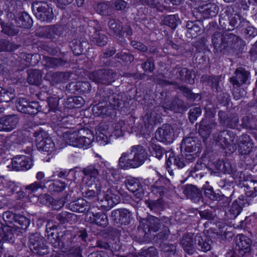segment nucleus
<instances>
[{
	"instance_id": "nucleus-1",
	"label": "nucleus",
	"mask_w": 257,
	"mask_h": 257,
	"mask_svg": "<svg viewBox=\"0 0 257 257\" xmlns=\"http://www.w3.org/2000/svg\"><path fill=\"white\" fill-rule=\"evenodd\" d=\"M57 229V226L51 225V222H48L46 225V232L48 240L53 246L58 249L70 252V249L73 247L79 246L73 245L75 234L70 230H66L62 232L61 235L54 231Z\"/></svg>"
},
{
	"instance_id": "nucleus-2",
	"label": "nucleus",
	"mask_w": 257,
	"mask_h": 257,
	"mask_svg": "<svg viewBox=\"0 0 257 257\" xmlns=\"http://www.w3.org/2000/svg\"><path fill=\"white\" fill-rule=\"evenodd\" d=\"M130 155L131 157L127 159L128 154L123 153L118 160L119 167L123 170L137 168L142 165L147 160L148 153L146 150L141 145L132 147Z\"/></svg>"
},
{
	"instance_id": "nucleus-3",
	"label": "nucleus",
	"mask_w": 257,
	"mask_h": 257,
	"mask_svg": "<svg viewBox=\"0 0 257 257\" xmlns=\"http://www.w3.org/2000/svg\"><path fill=\"white\" fill-rule=\"evenodd\" d=\"M219 25L222 29L226 31L233 30L235 27L243 26L248 22L242 19L237 13H234L229 7L222 10L219 19Z\"/></svg>"
},
{
	"instance_id": "nucleus-4",
	"label": "nucleus",
	"mask_w": 257,
	"mask_h": 257,
	"mask_svg": "<svg viewBox=\"0 0 257 257\" xmlns=\"http://www.w3.org/2000/svg\"><path fill=\"white\" fill-rule=\"evenodd\" d=\"M214 140L216 144L223 149H227L233 152L237 149V137L230 131L224 130L214 134Z\"/></svg>"
},
{
	"instance_id": "nucleus-5",
	"label": "nucleus",
	"mask_w": 257,
	"mask_h": 257,
	"mask_svg": "<svg viewBox=\"0 0 257 257\" xmlns=\"http://www.w3.org/2000/svg\"><path fill=\"white\" fill-rule=\"evenodd\" d=\"M234 75L229 78L230 82L232 85V93L234 98L239 99L243 96L240 92V86L247 83L250 76V72L243 67L237 68L234 72Z\"/></svg>"
},
{
	"instance_id": "nucleus-6",
	"label": "nucleus",
	"mask_w": 257,
	"mask_h": 257,
	"mask_svg": "<svg viewBox=\"0 0 257 257\" xmlns=\"http://www.w3.org/2000/svg\"><path fill=\"white\" fill-rule=\"evenodd\" d=\"M32 9L35 17L42 22H50L54 18L52 8L45 2H34Z\"/></svg>"
},
{
	"instance_id": "nucleus-7",
	"label": "nucleus",
	"mask_w": 257,
	"mask_h": 257,
	"mask_svg": "<svg viewBox=\"0 0 257 257\" xmlns=\"http://www.w3.org/2000/svg\"><path fill=\"white\" fill-rule=\"evenodd\" d=\"M36 145L39 150L49 152L53 150L54 143L45 131L40 129L34 132Z\"/></svg>"
},
{
	"instance_id": "nucleus-8",
	"label": "nucleus",
	"mask_w": 257,
	"mask_h": 257,
	"mask_svg": "<svg viewBox=\"0 0 257 257\" xmlns=\"http://www.w3.org/2000/svg\"><path fill=\"white\" fill-rule=\"evenodd\" d=\"M29 246L34 253L43 255L48 253V249L44 244L43 237L38 233L31 234L29 237Z\"/></svg>"
},
{
	"instance_id": "nucleus-9",
	"label": "nucleus",
	"mask_w": 257,
	"mask_h": 257,
	"mask_svg": "<svg viewBox=\"0 0 257 257\" xmlns=\"http://www.w3.org/2000/svg\"><path fill=\"white\" fill-rule=\"evenodd\" d=\"M218 11V7L215 4L208 3L195 8L192 13L196 19L201 20L202 18L208 19L216 16Z\"/></svg>"
},
{
	"instance_id": "nucleus-10",
	"label": "nucleus",
	"mask_w": 257,
	"mask_h": 257,
	"mask_svg": "<svg viewBox=\"0 0 257 257\" xmlns=\"http://www.w3.org/2000/svg\"><path fill=\"white\" fill-rule=\"evenodd\" d=\"M115 73L111 69H100L90 74L89 78L96 83L110 84L114 81Z\"/></svg>"
},
{
	"instance_id": "nucleus-11",
	"label": "nucleus",
	"mask_w": 257,
	"mask_h": 257,
	"mask_svg": "<svg viewBox=\"0 0 257 257\" xmlns=\"http://www.w3.org/2000/svg\"><path fill=\"white\" fill-rule=\"evenodd\" d=\"M16 107L19 111L29 114H36L41 109L38 102H28L23 98H19L17 100Z\"/></svg>"
},
{
	"instance_id": "nucleus-12",
	"label": "nucleus",
	"mask_w": 257,
	"mask_h": 257,
	"mask_svg": "<svg viewBox=\"0 0 257 257\" xmlns=\"http://www.w3.org/2000/svg\"><path fill=\"white\" fill-rule=\"evenodd\" d=\"M119 194L116 183H113L104 194L103 199L102 200L104 202L103 205L111 208L114 205L118 204L120 200Z\"/></svg>"
},
{
	"instance_id": "nucleus-13",
	"label": "nucleus",
	"mask_w": 257,
	"mask_h": 257,
	"mask_svg": "<svg viewBox=\"0 0 257 257\" xmlns=\"http://www.w3.org/2000/svg\"><path fill=\"white\" fill-rule=\"evenodd\" d=\"M124 184L127 189L134 194L137 199H139L137 202L143 199L144 195V190L138 179L128 177L125 180Z\"/></svg>"
},
{
	"instance_id": "nucleus-14",
	"label": "nucleus",
	"mask_w": 257,
	"mask_h": 257,
	"mask_svg": "<svg viewBox=\"0 0 257 257\" xmlns=\"http://www.w3.org/2000/svg\"><path fill=\"white\" fill-rule=\"evenodd\" d=\"M225 52L230 51H239L244 44L243 41L238 36L233 34H225Z\"/></svg>"
},
{
	"instance_id": "nucleus-15",
	"label": "nucleus",
	"mask_w": 257,
	"mask_h": 257,
	"mask_svg": "<svg viewBox=\"0 0 257 257\" xmlns=\"http://www.w3.org/2000/svg\"><path fill=\"white\" fill-rule=\"evenodd\" d=\"M100 95L108 105L113 109H117L121 105V96L117 93H114L108 88H105L101 93Z\"/></svg>"
},
{
	"instance_id": "nucleus-16",
	"label": "nucleus",
	"mask_w": 257,
	"mask_h": 257,
	"mask_svg": "<svg viewBox=\"0 0 257 257\" xmlns=\"http://www.w3.org/2000/svg\"><path fill=\"white\" fill-rule=\"evenodd\" d=\"M201 145L198 140L196 138L186 137L181 143L180 149L181 152L185 153L201 152Z\"/></svg>"
},
{
	"instance_id": "nucleus-17",
	"label": "nucleus",
	"mask_w": 257,
	"mask_h": 257,
	"mask_svg": "<svg viewBox=\"0 0 257 257\" xmlns=\"http://www.w3.org/2000/svg\"><path fill=\"white\" fill-rule=\"evenodd\" d=\"M155 137L160 142L167 144L172 143L174 137L173 130L171 125L168 124H163L156 131Z\"/></svg>"
},
{
	"instance_id": "nucleus-18",
	"label": "nucleus",
	"mask_w": 257,
	"mask_h": 257,
	"mask_svg": "<svg viewBox=\"0 0 257 257\" xmlns=\"http://www.w3.org/2000/svg\"><path fill=\"white\" fill-rule=\"evenodd\" d=\"M238 140V151L240 155H248L253 152L254 145L248 135L243 134Z\"/></svg>"
},
{
	"instance_id": "nucleus-19",
	"label": "nucleus",
	"mask_w": 257,
	"mask_h": 257,
	"mask_svg": "<svg viewBox=\"0 0 257 257\" xmlns=\"http://www.w3.org/2000/svg\"><path fill=\"white\" fill-rule=\"evenodd\" d=\"M31 158V154H29V156H17L12 159V164L17 171L28 170L33 165Z\"/></svg>"
},
{
	"instance_id": "nucleus-20",
	"label": "nucleus",
	"mask_w": 257,
	"mask_h": 257,
	"mask_svg": "<svg viewBox=\"0 0 257 257\" xmlns=\"http://www.w3.org/2000/svg\"><path fill=\"white\" fill-rule=\"evenodd\" d=\"M217 123L215 120L203 118L200 122L198 132L204 139H207L210 135L213 129L215 128Z\"/></svg>"
},
{
	"instance_id": "nucleus-21",
	"label": "nucleus",
	"mask_w": 257,
	"mask_h": 257,
	"mask_svg": "<svg viewBox=\"0 0 257 257\" xmlns=\"http://www.w3.org/2000/svg\"><path fill=\"white\" fill-rule=\"evenodd\" d=\"M19 122V118L16 115H9L0 119V131L11 132L16 128Z\"/></svg>"
},
{
	"instance_id": "nucleus-22",
	"label": "nucleus",
	"mask_w": 257,
	"mask_h": 257,
	"mask_svg": "<svg viewBox=\"0 0 257 257\" xmlns=\"http://www.w3.org/2000/svg\"><path fill=\"white\" fill-rule=\"evenodd\" d=\"M111 217L116 223L120 224H128L131 221V213L125 208L113 210L111 212Z\"/></svg>"
},
{
	"instance_id": "nucleus-23",
	"label": "nucleus",
	"mask_w": 257,
	"mask_h": 257,
	"mask_svg": "<svg viewBox=\"0 0 257 257\" xmlns=\"http://www.w3.org/2000/svg\"><path fill=\"white\" fill-rule=\"evenodd\" d=\"M236 248L240 251V254L243 256L249 252L252 243L251 240L243 234H238L236 237Z\"/></svg>"
},
{
	"instance_id": "nucleus-24",
	"label": "nucleus",
	"mask_w": 257,
	"mask_h": 257,
	"mask_svg": "<svg viewBox=\"0 0 257 257\" xmlns=\"http://www.w3.org/2000/svg\"><path fill=\"white\" fill-rule=\"evenodd\" d=\"M183 192L188 198L195 203H198L200 201H202V195L201 191L194 185L186 186Z\"/></svg>"
},
{
	"instance_id": "nucleus-25",
	"label": "nucleus",
	"mask_w": 257,
	"mask_h": 257,
	"mask_svg": "<svg viewBox=\"0 0 257 257\" xmlns=\"http://www.w3.org/2000/svg\"><path fill=\"white\" fill-rule=\"evenodd\" d=\"M225 34L216 31L212 36V43L217 52L225 53Z\"/></svg>"
},
{
	"instance_id": "nucleus-26",
	"label": "nucleus",
	"mask_w": 257,
	"mask_h": 257,
	"mask_svg": "<svg viewBox=\"0 0 257 257\" xmlns=\"http://www.w3.org/2000/svg\"><path fill=\"white\" fill-rule=\"evenodd\" d=\"M141 222L143 224L147 226V228L150 232H157L162 226L160 220L158 217L153 215H150L147 218L143 219Z\"/></svg>"
},
{
	"instance_id": "nucleus-27",
	"label": "nucleus",
	"mask_w": 257,
	"mask_h": 257,
	"mask_svg": "<svg viewBox=\"0 0 257 257\" xmlns=\"http://www.w3.org/2000/svg\"><path fill=\"white\" fill-rule=\"evenodd\" d=\"M201 20L195 21H188L186 24V35L188 38H196L200 34L202 24Z\"/></svg>"
},
{
	"instance_id": "nucleus-28",
	"label": "nucleus",
	"mask_w": 257,
	"mask_h": 257,
	"mask_svg": "<svg viewBox=\"0 0 257 257\" xmlns=\"http://www.w3.org/2000/svg\"><path fill=\"white\" fill-rule=\"evenodd\" d=\"M67 206L70 210L78 213H84L89 208L87 202L82 198L69 203Z\"/></svg>"
},
{
	"instance_id": "nucleus-29",
	"label": "nucleus",
	"mask_w": 257,
	"mask_h": 257,
	"mask_svg": "<svg viewBox=\"0 0 257 257\" xmlns=\"http://www.w3.org/2000/svg\"><path fill=\"white\" fill-rule=\"evenodd\" d=\"M194 240L195 245L199 249L204 252L210 250L212 241L209 237L204 236L203 238L200 234H197L194 237Z\"/></svg>"
},
{
	"instance_id": "nucleus-30",
	"label": "nucleus",
	"mask_w": 257,
	"mask_h": 257,
	"mask_svg": "<svg viewBox=\"0 0 257 257\" xmlns=\"http://www.w3.org/2000/svg\"><path fill=\"white\" fill-rule=\"evenodd\" d=\"M15 21L18 27L27 29L31 28L33 24L30 15L25 12L18 14L15 18Z\"/></svg>"
},
{
	"instance_id": "nucleus-31",
	"label": "nucleus",
	"mask_w": 257,
	"mask_h": 257,
	"mask_svg": "<svg viewBox=\"0 0 257 257\" xmlns=\"http://www.w3.org/2000/svg\"><path fill=\"white\" fill-rule=\"evenodd\" d=\"M221 78V75L215 76L204 75L201 76L200 81L203 83L211 86L213 89H215L217 91H218L221 90V87L219 86Z\"/></svg>"
},
{
	"instance_id": "nucleus-32",
	"label": "nucleus",
	"mask_w": 257,
	"mask_h": 257,
	"mask_svg": "<svg viewBox=\"0 0 257 257\" xmlns=\"http://www.w3.org/2000/svg\"><path fill=\"white\" fill-rule=\"evenodd\" d=\"M88 189L86 191V197L89 198H94L99 195L101 192V185L99 180L96 182H86Z\"/></svg>"
},
{
	"instance_id": "nucleus-33",
	"label": "nucleus",
	"mask_w": 257,
	"mask_h": 257,
	"mask_svg": "<svg viewBox=\"0 0 257 257\" xmlns=\"http://www.w3.org/2000/svg\"><path fill=\"white\" fill-rule=\"evenodd\" d=\"M243 203V200L240 198H238V199L234 201L230 206L227 213L228 218L230 219L235 218L241 212Z\"/></svg>"
},
{
	"instance_id": "nucleus-34",
	"label": "nucleus",
	"mask_w": 257,
	"mask_h": 257,
	"mask_svg": "<svg viewBox=\"0 0 257 257\" xmlns=\"http://www.w3.org/2000/svg\"><path fill=\"white\" fill-rule=\"evenodd\" d=\"M81 132L82 135H80L78 147H87L93 142L94 135L89 130H81Z\"/></svg>"
},
{
	"instance_id": "nucleus-35",
	"label": "nucleus",
	"mask_w": 257,
	"mask_h": 257,
	"mask_svg": "<svg viewBox=\"0 0 257 257\" xmlns=\"http://www.w3.org/2000/svg\"><path fill=\"white\" fill-rule=\"evenodd\" d=\"M82 172L87 178V180H88L86 182H90V181L95 182L97 180H99L97 178L99 175V171L94 165H90L83 168Z\"/></svg>"
},
{
	"instance_id": "nucleus-36",
	"label": "nucleus",
	"mask_w": 257,
	"mask_h": 257,
	"mask_svg": "<svg viewBox=\"0 0 257 257\" xmlns=\"http://www.w3.org/2000/svg\"><path fill=\"white\" fill-rule=\"evenodd\" d=\"M44 65L49 68H54L57 67L64 66L67 61L61 58H54L45 56L43 61Z\"/></svg>"
},
{
	"instance_id": "nucleus-37",
	"label": "nucleus",
	"mask_w": 257,
	"mask_h": 257,
	"mask_svg": "<svg viewBox=\"0 0 257 257\" xmlns=\"http://www.w3.org/2000/svg\"><path fill=\"white\" fill-rule=\"evenodd\" d=\"M17 233V229L14 226L6 225L3 227V230L0 233L3 241H13L15 235Z\"/></svg>"
},
{
	"instance_id": "nucleus-38",
	"label": "nucleus",
	"mask_w": 257,
	"mask_h": 257,
	"mask_svg": "<svg viewBox=\"0 0 257 257\" xmlns=\"http://www.w3.org/2000/svg\"><path fill=\"white\" fill-rule=\"evenodd\" d=\"M28 82L30 84L38 85L42 81V72L37 69H31L28 71Z\"/></svg>"
},
{
	"instance_id": "nucleus-39",
	"label": "nucleus",
	"mask_w": 257,
	"mask_h": 257,
	"mask_svg": "<svg viewBox=\"0 0 257 257\" xmlns=\"http://www.w3.org/2000/svg\"><path fill=\"white\" fill-rule=\"evenodd\" d=\"M168 182L166 179H163L156 182V184L151 187L152 192L157 197H161L168 192V189L163 186L162 183Z\"/></svg>"
},
{
	"instance_id": "nucleus-40",
	"label": "nucleus",
	"mask_w": 257,
	"mask_h": 257,
	"mask_svg": "<svg viewBox=\"0 0 257 257\" xmlns=\"http://www.w3.org/2000/svg\"><path fill=\"white\" fill-rule=\"evenodd\" d=\"M181 243L184 249L188 253L194 248L195 240L193 238V234L192 233H187L184 235L181 240Z\"/></svg>"
},
{
	"instance_id": "nucleus-41",
	"label": "nucleus",
	"mask_w": 257,
	"mask_h": 257,
	"mask_svg": "<svg viewBox=\"0 0 257 257\" xmlns=\"http://www.w3.org/2000/svg\"><path fill=\"white\" fill-rule=\"evenodd\" d=\"M80 135H82L81 130L78 132H74L72 133L66 132L64 135V138L67 144L78 147Z\"/></svg>"
},
{
	"instance_id": "nucleus-42",
	"label": "nucleus",
	"mask_w": 257,
	"mask_h": 257,
	"mask_svg": "<svg viewBox=\"0 0 257 257\" xmlns=\"http://www.w3.org/2000/svg\"><path fill=\"white\" fill-rule=\"evenodd\" d=\"M91 41L95 45L102 47L105 45L108 41L107 36L101 30L96 31L92 35Z\"/></svg>"
},
{
	"instance_id": "nucleus-43",
	"label": "nucleus",
	"mask_w": 257,
	"mask_h": 257,
	"mask_svg": "<svg viewBox=\"0 0 257 257\" xmlns=\"http://www.w3.org/2000/svg\"><path fill=\"white\" fill-rule=\"evenodd\" d=\"M216 167L218 170L221 172L232 174L234 176L236 175L235 166L227 161L224 162L219 161L217 163Z\"/></svg>"
},
{
	"instance_id": "nucleus-44",
	"label": "nucleus",
	"mask_w": 257,
	"mask_h": 257,
	"mask_svg": "<svg viewBox=\"0 0 257 257\" xmlns=\"http://www.w3.org/2000/svg\"><path fill=\"white\" fill-rule=\"evenodd\" d=\"M183 108V101L181 99L179 98H175L170 103L166 102L164 104V105L159 109H163L165 111L166 109H169L173 110L175 112L179 111L180 109Z\"/></svg>"
},
{
	"instance_id": "nucleus-45",
	"label": "nucleus",
	"mask_w": 257,
	"mask_h": 257,
	"mask_svg": "<svg viewBox=\"0 0 257 257\" xmlns=\"http://www.w3.org/2000/svg\"><path fill=\"white\" fill-rule=\"evenodd\" d=\"M245 194L248 197H254L257 196V181L249 180L243 183Z\"/></svg>"
},
{
	"instance_id": "nucleus-46",
	"label": "nucleus",
	"mask_w": 257,
	"mask_h": 257,
	"mask_svg": "<svg viewBox=\"0 0 257 257\" xmlns=\"http://www.w3.org/2000/svg\"><path fill=\"white\" fill-rule=\"evenodd\" d=\"M66 73L62 72H49L45 76L46 79L53 83H57L65 80Z\"/></svg>"
},
{
	"instance_id": "nucleus-47",
	"label": "nucleus",
	"mask_w": 257,
	"mask_h": 257,
	"mask_svg": "<svg viewBox=\"0 0 257 257\" xmlns=\"http://www.w3.org/2000/svg\"><path fill=\"white\" fill-rule=\"evenodd\" d=\"M92 220L96 224L102 227H105L108 224L107 215L102 212L93 213Z\"/></svg>"
},
{
	"instance_id": "nucleus-48",
	"label": "nucleus",
	"mask_w": 257,
	"mask_h": 257,
	"mask_svg": "<svg viewBox=\"0 0 257 257\" xmlns=\"http://www.w3.org/2000/svg\"><path fill=\"white\" fill-rule=\"evenodd\" d=\"M101 175L109 184L112 185L115 183L113 179L117 175L116 170L113 168H107L102 171Z\"/></svg>"
},
{
	"instance_id": "nucleus-49",
	"label": "nucleus",
	"mask_w": 257,
	"mask_h": 257,
	"mask_svg": "<svg viewBox=\"0 0 257 257\" xmlns=\"http://www.w3.org/2000/svg\"><path fill=\"white\" fill-rule=\"evenodd\" d=\"M15 96L14 90L12 88L6 89L0 87V101L8 102L10 101Z\"/></svg>"
},
{
	"instance_id": "nucleus-50",
	"label": "nucleus",
	"mask_w": 257,
	"mask_h": 257,
	"mask_svg": "<svg viewBox=\"0 0 257 257\" xmlns=\"http://www.w3.org/2000/svg\"><path fill=\"white\" fill-rule=\"evenodd\" d=\"M204 109L205 111L204 118L215 120V108L211 100H206Z\"/></svg>"
},
{
	"instance_id": "nucleus-51",
	"label": "nucleus",
	"mask_w": 257,
	"mask_h": 257,
	"mask_svg": "<svg viewBox=\"0 0 257 257\" xmlns=\"http://www.w3.org/2000/svg\"><path fill=\"white\" fill-rule=\"evenodd\" d=\"M60 27L58 26H51L45 28V37L47 38L53 39L59 35V29Z\"/></svg>"
},
{
	"instance_id": "nucleus-52",
	"label": "nucleus",
	"mask_w": 257,
	"mask_h": 257,
	"mask_svg": "<svg viewBox=\"0 0 257 257\" xmlns=\"http://www.w3.org/2000/svg\"><path fill=\"white\" fill-rule=\"evenodd\" d=\"M179 22L178 17L175 15L167 16L162 21L163 24L168 26L172 29L176 28Z\"/></svg>"
},
{
	"instance_id": "nucleus-53",
	"label": "nucleus",
	"mask_w": 257,
	"mask_h": 257,
	"mask_svg": "<svg viewBox=\"0 0 257 257\" xmlns=\"http://www.w3.org/2000/svg\"><path fill=\"white\" fill-rule=\"evenodd\" d=\"M94 9L96 12L102 16L108 15L110 7L109 5L105 3H99L94 5Z\"/></svg>"
},
{
	"instance_id": "nucleus-54",
	"label": "nucleus",
	"mask_w": 257,
	"mask_h": 257,
	"mask_svg": "<svg viewBox=\"0 0 257 257\" xmlns=\"http://www.w3.org/2000/svg\"><path fill=\"white\" fill-rule=\"evenodd\" d=\"M148 207L151 211L156 213H160L163 209V201L161 199L156 201H150L146 202Z\"/></svg>"
},
{
	"instance_id": "nucleus-55",
	"label": "nucleus",
	"mask_w": 257,
	"mask_h": 257,
	"mask_svg": "<svg viewBox=\"0 0 257 257\" xmlns=\"http://www.w3.org/2000/svg\"><path fill=\"white\" fill-rule=\"evenodd\" d=\"M18 46L5 39H0V51H12L17 49Z\"/></svg>"
},
{
	"instance_id": "nucleus-56",
	"label": "nucleus",
	"mask_w": 257,
	"mask_h": 257,
	"mask_svg": "<svg viewBox=\"0 0 257 257\" xmlns=\"http://www.w3.org/2000/svg\"><path fill=\"white\" fill-rule=\"evenodd\" d=\"M161 118L160 115L155 116V112H152L149 114H146L144 118V122L146 124L148 125L156 124L158 122H160L159 119Z\"/></svg>"
},
{
	"instance_id": "nucleus-57",
	"label": "nucleus",
	"mask_w": 257,
	"mask_h": 257,
	"mask_svg": "<svg viewBox=\"0 0 257 257\" xmlns=\"http://www.w3.org/2000/svg\"><path fill=\"white\" fill-rule=\"evenodd\" d=\"M15 222L17 223L20 226L19 227L22 230H25L30 223V219L25 216L17 214L16 218H15Z\"/></svg>"
},
{
	"instance_id": "nucleus-58",
	"label": "nucleus",
	"mask_w": 257,
	"mask_h": 257,
	"mask_svg": "<svg viewBox=\"0 0 257 257\" xmlns=\"http://www.w3.org/2000/svg\"><path fill=\"white\" fill-rule=\"evenodd\" d=\"M143 5H146L152 8H156L158 11L162 12L165 9L164 6L161 5L159 0H140Z\"/></svg>"
},
{
	"instance_id": "nucleus-59",
	"label": "nucleus",
	"mask_w": 257,
	"mask_h": 257,
	"mask_svg": "<svg viewBox=\"0 0 257 257\" xmlns=\"http://www.w3.org/2000/svg\"><path fill=\"white\" fill-rule=\"evenodd\" d=\"M108 26L111 33L115 35H119L122 30V27L119 23L114 19H110L108 23Z\"/></svg>"
},
{
	"instance_id": "nucleus-60",
	"label": "nucleus",
	"mask_w": 257,
	"mask_h": 257,
	"mask_svg": "<svg viewBox=\"0 0 257 257\" xmlns=\"http://www.w3.org/2000/svg\"><path fill=\"white\" fill-rule=\"evenodd\" d=\"M199 214L202 218L207 220H213L216 215L214 210L212 208L200 210Z\"/></svg>"
},
{
	"instance_id": "nucleus-61",
	"label": "nucleus",
	"mask_w": 257,
	"mask_h": 257,
	"mask_svg": "<svg viewBox=\"0 0 257 257\" xmlns=\"http://www.w3.org/2000/svg\"><path fill=\"white\" fill-rule=\"evenodd\" d=\"M203 188L204 189L205 195L210 200H216L219 197L220 194L215 193L212 187H210L206 184L203 186Z\"/></svg>"
},
{
	"instance_id": "nucleus-62",
	"label": "nucleus",
	"mask_w": 257,
	"mask_h": 257,
	"mask_svg": "<svg viewBox=\"0 0 257 257\" xmlns=\"http://www.w3.org/2000/svg\"><path fill=\"white\" fill-rule=\"evenodd\" d=\"M2 27V32L10 36H14L17 35L19 30L16 28L14 26L10 25H5L4 23H1Z\"/></svg>"
},
{
	"instance_id": "nucleus-63",
	"label": "nucleus",
	"mask_w": 257,
	"mask_h": 257,
	"mask_svg": "<svg viewBox=\"0 0 257 257\" xmlns=\"http://www.w3.org/2000/svg\"><path fill=\"white\" fill-rule=\"evenodd\" d=\"M162 248L163 251L170 257L174 256L176 252V246L173 244H164L162 245Z\"/></svg>"
},
{
	"instance_id": "nucleus-64",
	"label": "nucleus",
	"mask_w": 257,
	"mask_h": 257,
	"mask_svg": "<svg viewBox=\"0 0 257 257\" xmlns=\"http://www.w3.org/2000/svg\"><path fill=\"white\" fill-rule=\"evenodd\" d=\"M44 185L42 182H34L25 186L29 196L36 192L39 188H42Z\"/></svg>"
}]
</instances>
